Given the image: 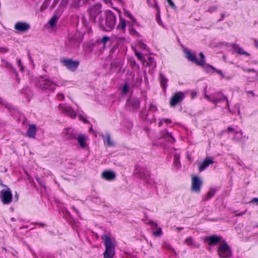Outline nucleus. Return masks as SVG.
Segmentation results:
<instances>
[{
    "label": "nucleus",
    "instance_id": "obj_1",
    "mask_svg": "<svg viewBox=\"0 0 258 258\" xmlns=\"http://www.w3.org/2000/svg\"><path fill=\"white\" fill-rule=\"evenodd\" d=\"M98 23L102 29L106 31H110L115 25L116 17L112 12L108 11L106 14L105 22H104L103 18L100 16Z\"/></svg>",
    "mask_w": 258,
    "mask_h": 258
},
{
    "label": "nucleus",
    "instance_id": "obj_2",
    "mask_svg": "<svg viewBox=\"0 0 258 258\" xmlns=\"http://www.w3.org/2000/svg\"><path fill=\"white\" fill-rule=\"evenodd\" d=\"M101 239L104 241L105 247V251L103 253L104 258H113L115 252V243L113 239L106 235H103Z\"/></svg>",
    "mask_w": 258,
    "mask_h": 258
},
{
    "label": "nucleus",
    "instance_id": "obj_3",
    "mask_svg": "<svg viewBox=\"0 0 258 258\" xmlns=\"http://www.w3.org/2000/svg\"><path fill=\"white\" fill-rule=\"evenodd\" d=\"M80 42L81 40L78 37L77 34H70L66 42L65 49L68 51H72L79 47Z\"/></svg>",
    "mask_w": 258,
    "mask_h": 258
},
{
    "label": "nucleus",
    "instance_id": "obj_4",
    "mask_svg": "<svg viewBox=\"0 0 258 258\" xmlns=\"http://www.w3.org/2000/svg\"><path fill=\"white\" fill-rule=\"evenodd\" d=\"M205 97L210 102H212L215 104H217L220 102L225 100L227 102V106L229 108V102L227 97L221 94L220 92H216L211 95H207L205 93Z\"/></svg>",
    "mask_w": 258,
    "mask_h": 258
},
{
    "label": "nucleus",
    "instance_id": "obj_5",
    "mask_svg": "<svg viewBox=\"0 0 258 258\" xmlns=\"http://www.w3.org/2000/svg\"><path fill=\"white\" fill-rule=\"evenodd\" d=\"M218 254L221 258H230L232 256L231 248L225 241L220 243L218 248Z\"/></svg>",
    "mask_w": 258,
    "mask_h": 258
},
{
    "label": "nucleus",
    "instance_id": "obj_6",
    "mask_svg": "<svg viewBox=\"0 0 258 258\" xmlns=\"http://www.w3.org/2000/svg\"><path fill=\"white\" fill-rule=\"evenodd\" d=\"M135 174L137 177L147 182L150 176L149 171L146 168L140 166L136 167Z\"/></svg>",
    "mask_w": 258,
    "mask_h": 258
},
{
    "label": "nucleus",
    "instance_id": "obj_7",
    "mask_svg": "<svg viewBox=\"0 0 258 258\" xmlns=\"http://www.w3.org/2000/svg\"><path fill=\"white\" fill-rule=\"evenodd\" d=\"M38 86L42 89H47L53 91L55 89L56 85L48 79L41 78L37 84Z\"/></svg>",
    "mask_w": 258,
    "mask_h": 258
},
{
    "label": "nucleus",
    "instance_id": "obj_8",
    "mask_svg": "<svg viewBox=\"0 0 258 258\" xmlns=\"http://www.w3.org/2000/svg\"><path fill=\"white\" fill-rule=\"evenodd\" d=\"M102 5L97 3L91 7L88 10L90 19L93 22H96V17L101 12Z\"/></svg>",
    "mask_w": 258,
    "mask_h": 258
},
{
    "label": "nucleus",
    "instance_id": "obj_9",
    "mask_svg": "<svg viewBox=\"0 0 258 258\" xmlns=\"http://www.w3.org/2000/svg\"><path fill=\"white\" fill-rule=\"evenodd\" d=\"M12 194L10 188H4L0 191V199L4 204H9L12 201Z\"/></svg>",
    "mask_w": 258,
    "mask_h": 258
},
{
    "label": "nucleus",
    "instance_id": "obj_10",
    "mask_svg": "<svg viewBox=\"0 0 258 258\" xmlns=\"http://www.w3.org/2000/svg\"><path fill=\"white\" fill-rule=\"evenodd\" d=\"M60 62L67 69L72 72L76 71L79 64V61L73 60L69 58H62L60 59Z\"/></svg>",
    "mask_w": 258,
    "mask_h": 258
},
{
    "label": "nucleus",
    "instance_id": "obj_11",
    "mask_svg": "<svg viewBox=\"0 0 258 258\" xmlns=\"http://www.w3.org/2000/svg\"><path fill=\"white\" fill-rule=\"evenodd\" d=\"M58 107L61 112L67 115L69 117L72 118H76L77 113L71 106L68 105L66 104L60 103L58 105Z\"/></svg>",
    "mask_w": 258,
    "mask_h": 258
},
{
    "label": "nucleus",
    "instance_id": "obj_12",
    "mask_svg": "<svg viewBox=\"0 0 258 258\" xmlns=\"http://www.w3.org/2000/svg\"><path fill=\"white\" fill-rule=\"evenodd\" d=\"M185 94L182 92H178L174 93L170 98L169 104L171 107H174L180 103L184 98Z\"/></svg>",
    "mask_w": 258,
    "mask_h": 258
},
{
    "label": "nucleus",
    "instance_id": "obj_13",
    "mask_svg": "<svg viewBox=\"0 0 258 258\" xmlns=\"http://www.w3.org/2000/svg\"><path fill=\"white\" fill-rule=\"evenodd\" d=\"M201 66L204 70L208 73L213 74L214 73H216L221 76L222 78H226L227 80H230L231 79L230 77H226L221 70H217L211 65L205 63Z\"/></svg>",
    "mask_w": 258,
    "mask_h": 258
},
{
    "label": "nucleus",
    "instance_id": "obj_14",
    "mask_svg": "<svg viewBox=\"0 0 258 258\" xmlns=\"http://www.w3.org/2000/svg\"><path fill=\"white\" fill-rule=\"evenodd\" d=\"M202 184V181L199 177L197 176H192L191 187L192 191L199 192L201 190Z\"/></svg>",
    "mask_w": 258,
    "mask_h": 258
},
{
    "label": "nucleus",
    "instance_id": "obj_15",
    "mask_svg": "<svg viewBox=\"0 0 258 258\" xmlns=\"http://www.w3.org/2000/svg\"><path fill=\"white\" fill-rule=\"evenodd\" d=\"M204 241L211 246H215L217 245L219 243H221L222 242H223L221 237L216 235L205 237L204 238Z\"/></svg>",
    "mask_w": 258,
    "mask_h": 258
},
{
    "label": "nucleus",
    "instance_id": "obj_16",
    "mask_svg": "<svg viewBox=\"0 0 258 258\" xmlns=\"http://www.w3.org/2000/svg\"><path fill=\"white\" fill-rule=\"evenodd\" d=\"M77 134L76 132L71 127L64 128L62 132L63 137L67 140L77 139Z\"/></svg>",
    "mask_w": 258,
    "mask_h": 258
},
{
    "label": "nucleus",
    "instance_id": "obj_17",
    "mask_svg": "<svg viewBox=\"0 0 258 258\" xmlns=\"http://www.w3.org/2000/svg\"><path fill=\"white\" fill-rule=\"evenodd\" d=\"M214 163V161L211 157H207L204 161L199 163V170L200 172L204 170L207 168L210 164Z\"/></svg>",
    "mask_w": 258,
    "mask_h": 258
},
{
    "label": "nucleus",
    "instance_id": "obj_18",
    "mask_svg": "<svg viewBox=\"0 0 258 258\" xmlns=\"http://www.w3.org/2000/svg\"><path fill=\"white\" fill-rule=\"evenodd\" d=\"M36 133V126L31 124L29 125L28 129L26 133V136L31 138H34Z\"/></svg>",
    "mask_w": 258,
    "mask_h": 258
},
{
    "label": "nucleus",
    "instance_id": "obj_19",
    "mask_svg": "<svg viewBox=\"0 0 258 258\" xmlns=\"http://www.w3.org/2000/svg\"><path fill=\"white\" fill-rule=\"evenodd\" d=\"M102 177L107 180H113L115 177V173L112 171L106 170L102 174Z\"/></svg>",
    "mask_w": 258,
    "mask_h": 258
},
{
    "label": "nucleus",
    "instance_id": "obj_20",
    "mask_svg": "<svg viewBox=\"0 0 258 258\" xmlns=\"http://www.w3.org/2000/svg\"><path fill=\"white\" fill-rule=\"evenodd\" d=\"M30 28V26L26 22H17V31L26 32Z\"/></svg>",
    "mask_w": 258,
    "mask_h": 258
},
{
    "label": "nucleus",
    "instance_id": "obj_21",
    "mask_svg": "<svg viewBox=\"0 0 258 258\" xmlns=\"http://www.w3.org/2000/svg\"><path fill=\"white\" fill-rule=\"evenodd\" d=\"M184 52L185 53L186 57L188 60L198 64V59H197L195 54L191 53L188 49H185Z\"/></svg>",
    "mask_w": 258,
    "mask_h": 258
},
{
    "label": "nucleus",
    "instance_id": "obj_22",
    "mask_svg": "<svg viewBox=\"0 0 258 258\" xmlns=\"http://www.w3.org/2000/svg\"><path fill=\"white\" fill-rule=\"evenodd\" d=\"M78 143H79L80 147L82 148H85L87 147V144L86 143V141L87 140L86 137L82 134H80L79 135H77V139H76Z\"/></svg>",
    "mask_w": 258,
    "mask_h": 258
},
{
    "label": "nucleus",
    "instance_id": "obj_23",
    "mask_svg": "<svg viewBox=\"0 0 258 258\" xmlns=\"http://www.w3.org/2000/svg\"><path fill=\"white\" fill-rule=\"evenodd\" d=\"M217 188L216 187H211L209 188L207 195L203 198V201H207L210 200L215 194Z\"/></svg>",
    "mask_w": 258,
    "mask_h": 258
},
{
    "label": "nucleus",
    "instance_id": "obj_24",
    "mask_svg": "<svg viewBox=\"0 0 258 258\" xmlns=\"http://www.w3.org/2000/svg\"><path fill=\"white\" fill-rule=\"evenodd\" d=\"M102 139L104 142V143L107 145L108 146H114V143L113 141H111L110 135L108 133H106L105 134H102L101 135Z\"/></svg>",
    "mask_w": 258,
    "mask_h": 258
},
{
    "label": "nucleus",
    "instance_id": "obj_25",
    "mask_svg": "<svg viewBox=\"0 0 258 258\" xmlns=\"http://www.w3.org/2000/svg\"><path fill=\"white\" fill-rule=\"evenodd\" d=\"M162 137L166 139L170 142H173L175 141L171 133H169L167 130H164L161 132Z\"/></svg>",
    "mask_w": 258,
    "mask_h": 258
},
{
    "label": "nucleus",
    "instance_id": "obj_26",
    "mask_svg": "<svg viewBox=\"0 0 258 258\" xmlns=\"http://www.w3.org/2000/svg\"><path fill=\"white\" fill-rule=\"evenodd\" d=\"M232 48L234 50V51L239 54H244L246 56H249V54L246 51H245L241 47L239 46L238 44H233L232 45Z\"/></svg>",
    "mask_w": 258,
    "mask_h": 258
},
{
    "label": "nucleus",
    "instance_id": "obj_27",
    "mask_svg": "<svg viewBox=\"0 0 258 258\" xmlns=\"http://www.w3.org/2000/svg\"><path fill=\"white\" fill-rule=\"evenodd\" d=\"M126 27V21L125 20L122 18H119V22L117 26V29L121 31L122 32H124Z\"/></svg>",
    "mask_w": 258,
    "mask_h": 258
},
{
    "label": "nucleus",
    "instance_id": "obj_28",
    "mask_svg": "<svg viewBox=\"0 0 258 258\" xmlns=\"http://www.w3.org/2000/svg\"><path fill=\"white\" fill-rule=\"evenodd\" d=\"M159 80L161 87L166 91L167 87L168 79L162 74H160Z\"/></svg>",
    "mask_w": 258,
    "mask_h": 258
},
{
    "label": "nucleus",
    "instance_id": "obj_29",
    "mask_svg": "<svg viewBox=\"0 0 258 258\" xmlns=\"http://www.w3.org/2000/svg\"><path fill=\"white\" fill-rule=\"evenodd\" d=\"M185 243L188 246H193L195 247L198 248L200 246L199 243H195L191 237H188L184 241Z\"/></svg>",
    "mask_w": 258,
    "mask_h": 258
},
{
    "label": "nucleus",
    "instance_id": "obj_30",
    "mask_svg": "<svg viewBox=\"0 0 258 258\" xmlns=\"http://www.w3.org/2000/svg\"><path fill=\"white\" fill-rule=\"evenodd\" d=\"M130 104L134 108H137L140 106V102L138 98H133L130 100Z\"/></svg>",
    "mask_w": 258,
    "mask_h": 258
},
{
    "label": "nucleus",
    "instance_id": "obj_31",
    "mask_svg": "<svg viewBox=\"0 0 258 258\" xmlns=\"http://www.w3.org/2000/svg\"><path fill=\"white\" fill-rule=\"evenodd\" d=\"M243 136V133L241 131L235 132V136L233 137V140L236 142L240 141Z\"/></svg>",
    "mask_w": 258,
    "mask_h": 258
},
{
    "label": "nucleus",
    "instance_id": "obj_32",
    "mask_svg": "<svg viewBox=\"0 0 258 258\" xmlns=\"http://www.w3.org/2000/svg\"><path fill=\"white\" fill-rule=\"evenodd\" d=\"M148 5L150 7L155 8L158 12H159V7H158L156 0H147Z\"/></svg>",
    "mask_w": 258,
    "mask_h": 258
},
{
    "label": "nucleus",
    "instance_id": "obj_33",
    "mask_svg": "<svg viewBox=\"0 0 258 258\" xmlns=\"http://www.w3.org/2000/svg\"><path fill=\"white\" fill-rule=\"evenodd\" d=\"M147 65L149 67H151L152 68H155L156 66V63L155 61L154 58L152 56H149L148 57V60L147 62Z\"/></svg>",
    "mask_w": 258,
    "mask_h": 258
},
{
    "label": "nucleus",
    "instance_id": "obj_34",
    "mask_svg": "<svg viewBox=\"0 0 258 258\" xmlns=\"http://www.w3.org/2000/svg\"><path fill=\"white\" fill-rule=\"evenodd\" d=\"M174 163L177 168H179L180 166V161H179V155L176 153L174 155Z\"/></svg>",
    "mask_w": 258,
    "mask_h": 258
},
{
    "label": "nucleus",
    "instance_id": "obj_35",
    "mask_svg": "<svg viewBox=\"0 0 258 258\" xmlns=\"http://www.w3.org/2000/svg\"><path fill=\"white\" fill-rule=\"evenodd\" d=\"M162 246L168 250L174 252V249L171 246V245L167 241H164L162 243Z\"/></svg>",
    "mask_w": 258,
    "mask_h": 258
},
{
    "label": "nucleus",
    "instance_id": "obj_36",
    "mask_svg": "<svg viewBox=\"0 0 258 258\" xmlns=\"http://www.w3.org/2000/svg\"><path fill=\"white\" fill-rule=\"evenodd\" d=\"M58 19V18L56 15L53 16L49 21L50 26L51 27L54 26L56 24Z\"/></svg>",
    "mask_w": 258,
    "mask_h": 258
},
{
    "label": "nucleus",
    "instance_id": "obj_37",
    "mask_svg": "<svg viewBox=\"0 0 258 258\" xmlns=\"http://www.w3.org/2000/svg\"><path fill=\"white\" fill-rule=\"evenodd\" d=\"M200 56L201 57V59L200 60H198V65L201 66L205 64V58L204 54L202 52L200 53Z\"/></svg>",
    "mask_w": 258,
    "mask_h": 258
},
{
    "label": "nucleus",
    "instance_id": "obj_38",
    "mask_svg": "<svg viewBox=\"0 0 258 258\" xmlns=\"http://www.w3.org/2000/svg\"><path fill=\"white\" fill-rule=\"evenodd\" d=\"M153 235L155 236H160L162 235V231L160 227L157 228L153 231Z\"/></svg>",
    "mask_w": 258,
    "mask_h": 258
},
{
    "label": "nucleus",
    "instance_id": "obj_39",
    "mask_svg": "<svg viewBox=\"0 0 258 258\" xmlns=\"http://www.w3.org/2000/svg\"><path fill=\"white\" fill-rule=\"evenodd\" d=\"M18 116H19L18 120L19 121H22V123L24 124L25 123V122L26 121V119L24 116V115L20 113H18L17 112V117Z\"/></svg>",
    "mask_w": 258,
    "mask_h": 258
},
{
    "label": "nucleus",
    "instance_id": "obj_40",
    "mask_svg": "<svg viewBox=\"0 0 258 258\" xmlns=\"http://www.w3.org/2000/svg\"><path fill=\"white\" fill-rule=\"evenodd\" d=\"M124 14H125V15L126 17H128V18H130L133 21V23H136V20L135 19V18H134L133 17V16L131 14V13L129 12H128L127 11L125 10L124 11Z\"/></svg>",
    "mask_w": 258,
    "mask_h": 258
},
{
    "label": "nucleus",
    "instance_id": "obj_41",
    "mask_svg": "<svg viewBox=\"0 0 258 258\" xmlns=\"http://www.w3.org/2000/svg\"><path fill=\"white\" fill-rule=\"evenodd\" d=\"M128 91V85L125 83L123 85L122 89V92L123 95L126 94Z\"/></svg>",
    "mask_w": 258,
    "mask_h": 258
},
{
    "label": "nucleus",
    "instance_id": "obj_42",
    "mask_svg": "<svg viewBox=\"0 0 258 258\" xmlns=\"http://www.w3.org/2000/svg\"><path fill=\"white\" fill-rule=\"evenodd\" d=\"M138 45L139 46V47L143 49H144V50H146L147 49V45L146 44H145V43H144L142 41H139L138 42Z\"/></svg>",
    "mask_w": 258,
    "mask_h": 258
},
{
    "label": "nucleus",
    "instance_id": "obj_43",
    "mask_svg": "<svg viewBox=\"0 0 258 258\" xmlns=\"http://www.w3.org/2000/svg\"><path fill=\"white\" fill-rule=\"evenodd\" d=\"M157 107L153 105V104H150V106H149V111H152V112H155L157 110Z\"/></svg>",
    "mask_w": 258,
    "mask_h": 258
},
{
    "label": "nucleus",
    "instance_id": "obj_44",
    "mask_svg": "<svg viewBox=\"0 0 258 258\" xmlns=\"http://www.w3.org/2000/svg\"><path fill=\"white\" fill-rule=\"evenodd\" d=\"M217 10V7L215 6H212L209 8V9L207 10V12L212 13L214 12H216Z\"/></svg>",
    "mask_w": 258,
    "mask_h": 258
},
{
    "label": "nucleus",
    "instance_id": "obj_45",
    "mask_svg": "<svg viewBox=\"0 0 258 258\" xmlns=\"http://www.w3.org/2000/svg\"><path fill=\"white\" fill-rule=\"evenodd\" d=\"M150 224H151V229L153 230H156V229H157V228H159L158 225H157V224L156 223H154V222H151L150 223Z\"/></svg>",
    "mask_w": 258,
    "mask_h": 258
},
{
    "label": "nucleus",
    "instance_id": "obj_46",
    "mask_svg": "<svg viewBox=\"0 0 258 258\" xmlns=\"http://www.w3.org/2000/svg\"><path fill=\"white\" fill-rule=\"evenodd\" d=\"M36 180L41 186L43 187L44 189L46 188L44 182L42 181L39 177L36 178Z\"/></svg>",
    "mask_w": 258,
    "mask_h": 258
},
{
    "label": "nucleus",
    "instance_id": "obj_47",
    "mask_svg": "<svg viewBox=\"0 0 258 258\" xmlns=\"http://www.w3.org/2000/svg\"><path fill=\"white\" fill-rule=\"evenodd\" d=\"M57 99L59 101H62L64 99V96L62 93H58L57 95Z\"/></svg>",
    "mask_w": 258,
    "mask_h": 258
},
{
    "label": "nucleus",
    "instance_id": "obj_48",
    "mask_svg": "<svg viewBox=\"0 0 258 258\" xmlns=\"http://www.w3.org/2000/svg\"><path fill=\"white\" fill-rule=\"evenodd\" d=\"M17 63H18V66L20 68L21 71L23 72L24 70V67L23 66V64H22L21 60H19L18 61Z\"/></svg>",
    "mask_w": 258,
    "mask_h": 258
},
{
    "label": "nucleus",
    "instance_id": "obj_49",
    "mask_svg": "<svg viewBox=\"0 0 258 258\" xmlns=\"http://www.w3.org/2000/svg\"><path fill=\"white\" fill-rule=\"evenodd\" d=\"M135 54L139 60H144V57H143V56L140 52L136 51L135 52Z\"/></svg>",
    "mask_w": 258,
    "mask_h": 258
},
{
    "label": "nucleus",
    "instance_id": "obj_50",
    "mask_svg": "<svg viewBox=\"0 0 258 258\" xmlns=\"http://www.w3.org/2000/svg\"><path fill=\"white\" fill-rule=\"evenodd\" d=\"M109 37L105 36L102 38L101 42L105 44L107 42H108L109 40Z\"/></svg>",
    "mask_w": 258,
    "mask_h": 258
},
{
    "label": "nucleus",
    "instance_id": "obj_51",
    "mask_svg": "<svg viewBox=\"0 0 258 258\" xmlns=\"http://www.w3.org/2000/svg\"><path fill=\"white\" fill-rule=\"evenodd\" d=\"M130 33L132 35H136L138 34V32L133 28H131L129 30Z\"/></svg>",
    "mask_w": 258,
    "mask_h": 258
},
{
    "label": "nucleus",
    "instance_id": "obj_52",
    "mask_svg": "<svg viewBox=\"0 0 258 258\" xmlns=\"http://www.w3.org/2000/svg\"><path fill=\"white\" fill-rule=\"evenodd\" d=\"M5 65L6 67L10 69V70L13 69L12 64L10 63L7 62V61L5 62Z\"/></svg>",
    "mask_w": 258,
    "mask_h": 258
},
{
    "label": "nucleus",
    "instance_id": "obj_53",
    "mask_svg": "<svg viewBox=\"0 0 258 258\" xmlns=\"http://www.w3.org/2000/svg\"><path fill=\"white\" fill-rule=\"evenodd\" d=\"M244 71L247 72H254L256 73V71L254 70V69H244Z\"/></svg>",
    "mask_w": 258,
    "mask_h": 258
},
{
    "label": "nucleus",
    "instance_id": "obj_54",
    "mask_svg": "<svg viewBox=\"0 0 258 258\" xmlns=\"http://www.w3.org/2000/svg\"><path fill=\"white\" fill-rule=\"evenodd\" d=\"M163 120L165 123H170L172 122L171 120L168 118H163Z\"/></svg>",
    "mask_w": 258,
    "mask_h": 258
},
{
    "label": "nucleus",
    "instance_id": "obj_55",
    "mask_svg": "<svg viewBox=\"0 0 258 258\" xmlns=\"http://www.w3.org/2000/svg\"><path fill=\"white\" fill-rule=\"evenodd\" d=\"M0 186L4 187V188H9L7 185L3 184V181L2 179H0Z\"/></svg>",
    "mask_w": 258,
    "mask_h": 258
},
{
    "label": "nucleus",
    "instance_id": "obj_56",
    "mask_svg": "<svg viewBox=\"0 0 258 258\" xmlns=\"http://www.w3.org/2000/svg\"><path fill=\"white\" fill-rule=\"evenodd\" d=\"M169 3V5L172 7H175V5L171 0H167Z\"/></svg>",
    "mask_w": 258,
    "mask_h": 258
},
{
    "label": "nucleus",
    "instance_id": "obj_57",
    "mask_svg": "<svg viewBox=\"0 0 258 258\" xmlns=\"http://www.w3.org/2000/svg\"><path fill=\"white\" fill-rule=\"evenodd\" d=\"M256 202L257 203V205H258V198H254L252 199V200L250 202V203H253Z\"/></svg>",
    "mask_w": 258,
    "mask_h": 258
},
{
    "label": "nucleus",
    "instance_id": "obj_58",
    "mask_svg": "<svg viewBox=\"0 0 258 258\" xmlns=\"http://www.w3.org/2000/svg\"><path fill=\"white\" fill-rule=\"evenodd\" d=\"M234 131L235 132V130L233 128L231 127H228L227 128V132L228 133H230L231 132H234Z\"/></svg>",
    "mask_w": 258,
    "mask_h": 258
},
{
    "label": "nucleus",
    "instance_id": "obj_59",
    "mask_svg": "<svg viewBox=\"0 0 258 258\" xmlns=\"http://www.w3.org/2000/svg\"><path fill=\"white\" fill-rule=\"evenodd\" d=\"M246 211H244V212H241V213H238V214H236L235 215L236 216H242L243 215H244L245 213H246Z\"/></svg>",
    "mask_w": 258,
    "mask_h": 258
},
{
    "label": "nucleus",
    "instance_id": "obj_60",
    "mask_svg": "<svg viewBox=\"0 0 258 258\" xmlns=\"http://www.w3.org/2000/svg\"><path fill=\"white\" fill-rule=\"evenodd\" d=\"M197 95V92H192L191 94V98H194Z\"/></svg>",
    "mask_w": 258,
    "mask_h": 258
},
{
    "label": "nucleus",
    "instance_id": "obj_61",
    "mask_svg": "<svg viewBox=\"0 0 258 258\" xmlns=\"http://www.w3.org/2000/svg\"><path fill=\"white\" fill-rule=\"evenodd\" d=\"M104 3L107 5L112 4L111 0H103Z\"/></svg>",
    "mask_w": 258,
    "mask_h": 258
},
{
    "label": "nucleus",
    "instance_id": "obj_62",
    "mask_svg": "<svg viewBox=\"0 0 258 258\" xmlns=\"http://www.w3.org/2000/svg\"><path fill=\"white\" fill-rule=\"evenodd\" d=\"M246 93L251 94L253 96H255L254 93L252 91H248L246 92Z\"/></svg>",
    "mask_w": 258,
    "mask_h": 258
},
{
    "label": "nucleus",
    "instance_id": "obj_63",
    "mask_svg": "<svg viewBox=\"0 0 258 258\" xmlns=\"http://www.w3.org/2000/svg\"><path fill=\"white\" fill-rule=\"evenodd\" d=\"M163 122L164 121L163 120V119H161L160 122L158 123V126H161L163 124Z\"/></svg>",
    "mask_w": 258,
    "mask_h": 258
},
{
    "label": "nucleus",
    "instance_id": "obj_64",
    "mask_svg": "<svg viewBox=\"0 0 258 258\" xmlns=\"http://www.w3.org/2000/svg\"><path fill=\"white\" fill-rule=\"evenodd\" d=\"M254 45H255V47L258 48V41L256 40H254Z\"/></svg>",
    "mask_w": 258,
    "mask_h": 258
}]
</instances>
